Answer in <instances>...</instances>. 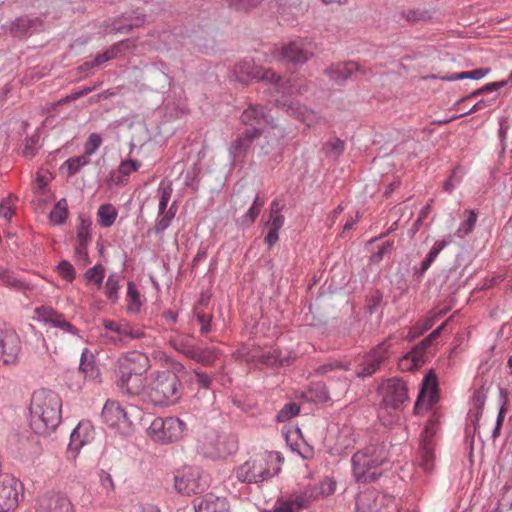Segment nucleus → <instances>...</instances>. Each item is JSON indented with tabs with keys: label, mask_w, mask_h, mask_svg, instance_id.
<instances>
[{
	"label": "nucleus",
	"mask_w": 512,
	"mask_h": 512,
	"mask_svg": "<svg viewBox=\"0 0 512 512\" xmlns=\"http://www.w3.org/2000/svg\"><path fill=\"white\" fill-rule=\"evenodd\" d=\"M234 73L241 82L252 80H264L269 82L275 92L282 94L280 98L275 99V104L278 107L285 109L288 114L299 119L309 127L317 122V115L314 111L287 98L288 95H292L295 91L298 93L301 92L300 87L296 89L290 79H284L276 75L272 70H265L261 66H257L252 58H245L237 63L234 68Z\"/></svg>",
	"instance_id": "nucleus-1"
},
{
	"label": "nucleus",
	"mask_w": 512,
	"mask_h": 512,
	"mask_svg": "<svg viewBox=\"0 0 512 512\" xmlns=\"http://www.w3.org/2000/svg\"><path fill=\"white\" fill-rule=\"evenodd\" d=\"M30 426L35 433L49 435L62 420V399L49 389H40L32 394L29 406Z\"/></svg>",
	"instance_id": "nucleus-2"
},
{
	"label": "nucleus",
	"mask_w": 512,
	"mask_h": 512,
	"mask_svg": "<svg viewBox=\"0 0 512 512\" xmlns=\"http://www.w3.org/2000/svg\"><path fill=\"white\" fill-rule=\"evenodd\" d=\"M388 454L381 445L371 444L358 450L351 458L352 476L357 483L377 481L383 473Z\"/></svg>",
	"instance_id": "nucleus-3"
},
{
	"label": "nucleus",
	"mask_w": 512,
	"mask_h": 512,
	"mask_svg": "<svg viewBox=\"0 0 512 512\" xmlns=\"http://www.w3.org/2000/svg\"><path fill=\"white\" fill-rule=\"evenodd\" d=\"M182 395V383L176 373L170 370L154 373L146 387V397L154 406L175 405Z\"/></svg>",
	"instance_id": "nucleus-4"
},
{
	"label": "nucleus",
	"mask_w": 512,
	"mask_h": 512,
	"mask_svg": "<svg viewBox=\"0 0 512 512\" xmlns=\"http://www.w3.org/2000/svg\"><path fill=\"white\" fill-rule=\"evenodd\" d=\"M274 456L269 453L250 458L234 470L238 481L246 484H258L269 480L278 473L273 466Z\"/></svg>",
	"instance_id": "nucleus-5"
},
{
	"label": "nucleus",
	"mask_w": 512,
	"mask_h": 512,
	"mask_svg": "<svg viewBox=\"0 0 512 512\" xmlns=\"http://www.w3.org/2000/svg\"><path fill=\"white\" fill-rule=\"evenodd\" d=\"M188 431L187 423L178 417H157L149 428V436L157 443L170 444L182 439Z\"/></svg>",
	"instance_id": "nucleus-6"
},
{
	"label": "nucleus",
	"mask_w": 512,
	"mask_h": 512,
	"mask_svg": "<svg viewBox=\"0 0 512 512\" xmlns=\"http://www.w3.org/2000/svg\"><path fill=\"white\" fill-rule=\"evenodd\" d=\"M240 122L246 126V129L258 128L260 136L264 133L266 127H270L276 137V145L279 146L280 141L285 137V130L274 124L273 117L269 114V110L260 104H249L240 115Z\"/></svg>",
	"instance_id": "nucleus-7"
},
{
	"label": "nucleus",
	"mask_w": 512,
	"mask_h": 512,
	"mask_svg": "<svg viewBox=\"0 0 512 512\" xmlns=\"http://www.w3.org/2000/svg\"><path fill=\"white\" fill-rule=\"evenodd\" d=\"M102 324L106 330L104 333H101L102 340L114 346L123 347L128 345L132 340L140 339L144 336L142 331L134 329L125 320L115 321L104 319Z\"/></svg>",
	"instance_id": "nucleus-8"
},
{
	"label": "nucleus",
	"mask_w": 512,
	"mask_h": 512,
	"mask_svg": "<svg viewBox=\"0 0 512 512\" xmlns=\"http://www.w3.org/2000/svg\"><path fill=\"white\" fill-rule=\"evenodd\" d=\"M24 496L23 484L13 475H0V512L15 510Z\"/></svg>",
	"instance_id": "nucleus-9"
},
{
	"label": "nucleus",
	"mask_w": 512,
	"mask_h": 512,
	"mask_svg": "<svg viewBox=\"0 0 512 512\" xmlns=\"http://www.w3.org/2000/svg\"><path fill=\"white\" fill-rule=\"evenodd\" d=\"M175 488L179 493L190 495L204 491L206 481L197 466H184L174 476Z\"/></svg>",
	"instance_id": "nucleus-10"
},
{
	"label": "nucleus",
	"mask_w": 512,
	"mask_h": 512,
	"mask_svg": "<svg viewBox=\"0 0 512 512\" xmlns=\"http://www.w3.org/2000/svg\"><path fill=\"white\" fill-rule=\"evenodd\" d=\"M101 417L109 427L123 436H129L133 432L132 421L117 401L108 400L102 409Z\"/></svg>",
	"instance_id": "nucleus-11"
},
{
	"label": "nucleus",
	"mask_w": 512,
	"mask_h": 512,
	"mask_svg": "<svg viewBox=\"0 0 512 512\" xmlns=\"http://www.w3.org/2000/svg\"><path fill=\"white\" fill-rule=\"evenodd\" d=\"M437 428L432 422L428 423L420 436L419 452L416 458V464L425 472L430 473L435 466V434Z\"/></svg>",
	"instance_id": "nucleus-12"
},
{
	"label": "nucleus",
	"mask_w": 512,
	"mask_h": 512,
	"mask_svg": "<svg viewBox=\"0 0 512 512\" xmlns=\"http://www.w3.org/2000/svg\"><path fill=\"white\" fill-rule=\"evenodd\" d=\"M205 453L213 458H224L238 449V439L234 434L213 433L203 442Z\"/></svg>",
	"instance_id": "nucleus-13"
},
{
	"label": "nucleus",
	"mask_w": 512,
	"mask_h": 512,
	"mask_svg": "<svg viewBox=\"0 0 512 512\" xmlns=\"http://www.w3.org/2000/svg\"><path fill=\"white\" fill-rule=\"evenodd\" d=\"M391 339L392 336H389L364 357L363 361L356 368L355 374L357 377L366 378L372 376L378 371L382 363L387 358V352L391 346Z\"/></svg>",
	"instance_id": "nucleus-14"
},
{
	"label": "nucleus",
	"mask_w": 512,
	"mask_h": 512,
	"mask_svg": "<svg viewBox=\"0 0 512 512\" xmlns=\"http://www.w3.org/2000/svg\"><path fill=\"white\" fill-rule=\"evenodd\" d=\"M21 341L18 334L10 328L0 327V362L14 365L19 360Z\"/></svg>",
	"instance_id": "nucleus-15"
},
{
	"label": "nucleus",
	"mask_w": 512,
	"mask_h": 512,
	"mask_svg": "<svg viewBox=\"0 0 512 512\" xmlns=\"http://www.w3.org/2000/svg\"><path fill=\"white\" fill-rule=\"evenodd\" d=\"M313 56V43L308 39L292 41L282 47V59L295 65L306 63Z\"/></svg>",
	"instance_id": "nucleus-16"
},
{
	"label": "nucleus",
	"mask_w": 512,
	"mask_h": 512,
	"mask_svg": "<svg viewBox=\"0 0 512 512\" xmlns=\"http://www.w3.org/2000/svg\"><path fill=\"white\" fill-rule=\"evenodd\" d=\"M149 368V358L146 354L133 351L129 352L118 359L117 376L144 374Z\"/></svg>",
	"instance_id": "nucleus-17"
},
{
	"label": "nucleus",
	"mask_w": 512,
	"mask_h": 512,
	"mask_svg": "<svg viewBox=\"0 0 512 512\" xmlns=\"http://www.w3.org/2000/svg\"><path fill=\"white\" fill-rule=\"evenodd\" d=\"M407 399V387L400 379H389L383 384L382 402L386 407L397 408Z\"/></svg>",
	"instance_id": "nucleus-18"
},
{
	"label": "nucleus",
	"mask_w": 512,
	"mask_h": 512,
	"mask_svg": "<svg viewBox=\"0 0 512 512\" xmlns=\"http://www.w3.org/2000/svg\"><path fill=\"white\" fill-rule=\"evenodd\" d=\"M146 22V15L140 9L125 11L120 17L114 19L110 25L109 31L112 33L126 34L134 28L143 26Z\"/></svg>",
	"instance_id": "nucleus-19"
},
{
	"label": "nucleus",
	"mask_w": 512,
	"mask_h": 512,
	"mask_svg": "<svg viewBox=\"0 0 512 512\" xmlns=\"http://www.w3.org/2000/svg\"><path fill=\"white\" fill-rule=\"evenodd\" d=\"M35 314L40 322L51 327L58 328L64 333L78 335V329L68 322L65 317L49 306H40L35 309Z\"/></svg>",
	"instance_id": "nucleus-20"
},
{
	"label": "nucleus",
	"mask_w": 512,
	"mask_h": 512,
	"mask_svg": "<svg viewBox=\"0 0 512 512\" xmlns=\"http://www.w3.org/2000/svg\"><path fill=\"white\" fill-rule=\"evenodd\" d=\"M36 512H74V507L67 496L49 493L39 498Z\"/></svg>",
	"instance_id": "nucleus-21"
},
{
	"label": "nucleus",
	"mask_w": 512,
	"mask_h": 512,
	"mask_svg": "<svg viewBox=\"0 0 512 512\" xmlns=\"http://www.w3.org/2000/svg\"><path fill=\"white\" fill-rule=\"evenodd\" d=\"M260 137V130L258 128L245 129L239 134L234 141L231 142L229 153L233 160L237 158L246 157L253 142Z\"/></svg>",
	"instance_id": "nucleus-22"
},
{
	"label": "nucleus",
	"mask_w": 512,
	"mask_h": 512,
	"mask_svg": "<svg viewBox=\"0 0 512 512\" xmlns=\"http://www.w3.org/2000/svg\"><path fill=\"white\" fill-rule=\"evenodd\" d=\"M93 437L94 427L92 423L89 420L80 421L71 432L68 450L77 455L81 448L89 443Z\"/></svg>",
	"instance_id": "nucleus-23"
},
{
	"label": "nucleus",
	"mask_w": 512,
	"mask_h": 512,
	"mask_svg": "<svg viewBox=\"0 0 512 512\" xmlns=\"http://www.w3.org/2000/svg\"><path fill=\"white\" fill-rule=\"evenodd\" d=\"M116 384L120 391L128 396H138L142 392L146 393L143 374L137 372H134V375L131 376H117Z\"/></svg>",
	"instance_id": "nucleus-24"
},
{
	"label": "nucleus",
	"mask_w": 512,
	"mask_h": 512,
	"mask_svg": "<svg viewBox=\"0 0 512 512\" xmlns=\"http://www.w3.org/2000/svg\"><path fill=\"white\" fill-rule=\"evenodd\" d=\"M437 387V376L432 371H429L422 381V387L419 391L415 409H417L419 405L425 401H427L429 406L433 405V403L436 401Z\"/></svg>",
	"instance_id": "nucleus-25"
},
{
	"label": "nucleus",
	"mask_w": 512,
	"mask_h": 512,
	"mask_svg": "<svg viewBox=\"0 0 512 512\" xmlns=\"http://www.w3.org/2000/svg\"><path fill=\"white\" fill-rule=\"evenodd\" d=\"M451 242V235H448L446 239L436 241L428 252L426 258L421 262L420 266L414 267V274L418 277H422L438 257L440 252L444 250Z\"/></svg>",
	"instance_id": "nucleus-26"
},
{
	"label": "nucleus",
	"mask_w": 512,
	"mask_h": 512,
	"mask_svg": "<svg viewBox=\"0 0 512 512\" xmlns=\"http://www.w3.org/2000/svg\"><path fill=\"white\" fill-rule=\"evenodd\" d=\"M451 242V235H448L446 239L436 241L428 252L426 258L421 262L420 266L414 267V274L418 277H422L438 257L440 252L444 250Z\"/></svg>",
	"instance_id": "nucleus-27"
},
{
	"label": "nucleus",
	"mask_w": 512,
	"mask_h": 512,
	"mask_svg": "<svg viewBox=\"0 0 512 512\" xmlns=\"http://www.w3.org/2000/svg\"><path fill=\"white\" fill-rule=\"evenodd\" d=\"M196 512H230V506L226 498L207 494L199 503Z\"/></svg>",
	"instance_id": "nucleus-28"
},
{
	"label": "nucleus",
	"mask_w": 512,
	"mask_h": 512,
	"mask_svg": "<svg viewBox=\"0 0 512 512\" xmlns=\"http://www.w3.org/2000/svg\"><path fill=\"white\" fill-rule=\"evenodd\" d=\"M42 24L43 20L40 17L22 16L12 22L11 31L17 35H25L39 30Z\"/></svg>",
	"instance_id": "nucleus-29"
},
{
	"label": "nucleus",
	"mask_w": 512,
	"mask_h": 512,
	"mask_svg": "<svg viewBox=\"0 0 512 512\" xmlns=\"http://www.w3.org/2000/svg\"><path fill=\"white\" fill-rule=\"evenodd\" d=\"M309 506L310 500L305 495H298L294 499L276 503L269 512H306Z\"/></svg>",
	"instance_id": "nucleus-30"
},
{
	"label": "nucleus",
	"mask_w": 512,
	"mask_h": 512,
	"mask_svg": "<svg viewBox=\"0 0 512 512\" xmlns=\"http://www.w3.org/2000/svg\"><path fill=\"white\" fill-rule=\"evenodd\" d=\"M79 370L83 373L86 379H99L100 373L95 363L94 354L88 348H84L82 350Z\"/></svg>",
	"instance_id": "nucleus-31"
},
{
	"label": "nucleus",
	"mask_w": 512,
	"mask_h": 512,
	"mask_svg": "<svg viewBox=\"0 0 512 512\" xmlns=\"http://www.w3.org/2000/svg\"><path fill=\"white\" fill-rule=\"evenodd\" d=\"M359 68L358 63L351 61L343 65H339L334 69L326 70V73L335 83L342 84L357 72Z\"/></svg>",
	"instance_id": "nucleus-32"
},
{
	"label": "nucleus",
	"mask_w": 512,
	"mask_h": 512,
	"mask_svg": "<svg viewBox=\"0 0 512 512\" xmlns=\"http://www.w3.org/2000/svg\"><path fill=\"white\" fill-rule=\"evenodd\" d=\"M260 361L267 366L282 367L290 364V357L288 354L283 355L278 348H270L261 354Z\"/></svg>",
	"instance_id": "nucleus-33"
},
{
	"label": "nucleus",
	"mask_w": 512,
	"mask_h": 512,
	"mask_svg": "<svg viewBox=\"0 0 512 512\" xmlns=\"http://www.w3.org/2000/svg\"><path fill=\"white\" fill-rule=\"evenodd\" d=\"M169 345L177 352L190 357L194 351L195 345L192 343V337L186 334H177L169 339Z\"/></svg>",
	"instance_id": "nucleus-34"
},
{
	"label": "nucleus",
	"mask_w": 512,
	"mask_h": 512,
	"mask_svg": "<svg viewBox=\"0 0 512 512\" xmlns=\"http://www.w3.org/2000/svg\"><path fill=\"white\" fill-rule=\"evenodd\" d=\"M118 216L117 209L110 203L103 204L97 211V222L103 228L111 227Z\"/></svg>",
	"instance_id": "nucleus-35"
},
{
	"label": "nucleus",
	"mask_w": 512,
	"mask_h": 512,
	"mask_svg": "<svg viewBox=\"0 0 512 512\" xmlns=\"http://www.w3.org/2000/svg\"><path fill=\"white\" fill-rule=\"evenodd\" d=\"M218 353L219 351L213 347L200 348L195 346L189 358L201 365L209 366L218 358Z\"/></svg>",
	"instance_id": "nucleus-36"
},
{
	"label": "nucleus",
	"mask_w": 512,
	"mask_h": 512,
	"mask_svg": "<svg viewBox=\"0 0 512 512\" xmlns=\"http://www.w3.org/2000/svg\"><path fill=\"white\" fill-rule=\"evenodd\" d=\"M335 490V481L332 480L331 478H325L323 481L320 482L319 487L307 489L302 495H305L311 501L312 498H317L318 496H330L335 492Z\"/></svg>",
	"instance_id": "nucleus-37"
},
{
	"label": "nucleus",
	"mask_w": 512,
	"mask_h": 512,
	"mask_svg": "<svg viewBox=\"0 0 512 512\" xmlns=\"http://www.w3.org/2000/svg\"><path fill=\"white\" fill-rule=\"evenodd\" d=\"M490 71V68H478L471 71L452 73L450 75L443 76L442 79L449 82L464 79L480 80L490 73Z\"/></svg>",
	"instance_id": "nucleus-38"
},
{
	"label": "nucleus",
	"mask_w": 512,
	"mask_h": 512,
	"mask_svg": "<svg viewBox=\"0 0 512 512\" xmlns=\"http://www.w3.org/2000/svg\"><path fill=\"white\" fill-rule=\"evenodd\" d=\"M104 278L105 268L102 264H96L84 273L85 281L90 285H94L97 289L103 286Z\"/></svg>",
	"instance_id": "nucleus-39"
},
{
	"label": "nucleus",
	"mask_w": 512,
	"mask_h": 512,
	"mask_svg": "<svg viewBox=\"0 0 512 512\" xmlns=\"http://www.w3.org/2000/svg\"><path fill=\"white\" fill-rule=\"evenodd\" d=\"M176 211V203L174 202L172 203L167 212H165L161 216L158 215L155 226L152 229V231L157 235L162 234L171 225V222L176 215Z\"/></svg>",
	"instance_id": "nucleus-40"
},
{
	"label": "nucleus",
	"mask_w": 512,
	"mask_h": 512,
	"mask_svg": "<svg viewBox=\"0 0 512 512\" xmlns=\"http://www.w3.org/2000/svg\"><path fill=\"white\" fill-rule=\"evenodd\" d=\"M103 288L106 297L113 303L117 302L119 299L120 276L116 273L109 274Z\"/></svg>",
	"instance_id": "nucleus-41"
},
{
	"label": "nucleus",
	"mask_w": 512,
	"mask_h": 512,
	"mask_svg": "<svg viewBox=\"0 0 512 512\" xmlns=\"http://www.w3.org/2000/svg\"><path fill=\"white\" fill-rule=\"evenodd\" d=\"M68 216V204L65 198L60 199L49 214L50 221L55 225H61Z\"/></svg>",
	"instance_id": "nucleus-42"
},
{
	"label": "nucleus",
	"mask_w": 512,
	"mask_h": 512,
	"mask_svg": "<svg viewBox=\"0 0 512 512\" xmlns=\"http://www.w3.org/2000/svg\"><path fill=\"white\" fill-rule=\"evenodd\" d=\"M285 222L284 216L281 214V209L279 208V204L276 200L271 203L270 206V218L267 222L268 229L279 231Z\"/></svg>",
	"instance_id": "nucleus-43"
},
{
	"label": "nucleus",
	"mask_w": 512,
	"mask_h": 512,
	"mask_svg": "<svg viewBox=\"0 0 512 512\" xmlns=\"http://www.w3.org/2000/svg\"><path fill=\"white\" fill-rule=\"evenodd\" d=\"M92 221L83 214L78 216L77 242L90 243Z\"/></svg>",
	"instance_id": "nucleus-44"
},
{
	"label": "nucleus",
	"mask_w": 512,
	"mask_h": 512,
	"mask_svg": "<svg viewBox=\"0 0 512 512\" xmlns=\"http://www.w3.org/2000/svg\"><path fill=\"white\" fill-rule=\"evenodd\" d=\"M264 206V200H262L257 194L254 201L248 211L241 217L242 225H251L256 218L259 216L261 208Z\"/></svg>",
	"instance_id": "nucleus-45"
},
{
	"label": "nucleus",
	"mask_w": 512,
	"mask_h": 512,
	"mask_svg": "<svg viewBox=\"0 0 512 512\" xmlns=\"http://www.w3.org/2000/svg\"><path fill=\"white\" fill-rule=\"evenodd\" d=\"M466 213L468 214L467 218L460 223L458 229L455 232V235L458 238H464L470 234L477 222V214L474 210H467Z\"/></svg>",
	"instance_id": "nucleus-46"
},
{
	"label": "nucleus",
	"mask_w": 512,
	"mask_h": 512,
	"mask_svg": "<svg viewBox=\"0 0 512 512\" xmlns=\"http://www.w3.org/2000/svg\"><path fill=\"white\" fill-rule=\"evenodd\" d=\"M300 408V405L296 402L286 403L276 414V422L283 423L292 419L300 413Z\"/></svg>",
	"instance_id": "nucleus-47"
},
{
	"label": "nucleus",
	"mask_w": 512,
	"mask_h": 512,
	"mask_svg": "<svg viewBox=\"0 0 512 512\" xmlns=\"http://www.w3.org/2000/svg\"><path fill=\"white\" fill-rule=\"evenodd\" d=\"M432 344V342H429V338L425 337L414 346L412 351L408 353L405 358L411 359L414 365H417L423 360L424 353L432 346Z\"/></svg>",
	"instance_id": "nucleus-48"
},
{
	"label": "nucleus",
	"mask_w": 512,
	"mask_h": 512,
	"mask_svg": "<svg viewBox=\"0 0 512 512\" xmlns=\"http://www.w3.org/2000/svg\"><path fill=\"white\" fill-rule=\"evenodd\" d=\"M89 163H90V158L83 153L82 155H79L76 157H71L68 160H66L63 163V167L67 168L69 175H74L77 172H79V170L82 167L88 165Z\"/></svg>",
	"instance_id": "nucleus-49"
},
{
	"label": "nucleus",
	"mask_w": 512,
	"mask_h": 512,
	"mask_svg": "<svg viewBox=\"0 0 512 512\" xmlns=\"http://www.w3.org/2000/svg\"><path fill=\"white\" fill-rule=\"evenodd\" d=\"M159 194V205H158V213L159 216L167 212V206L170 201L172 195V187L170 185H162L160 184L158 188Z\"/></svg>",
	"instance_id": "nucleus-50"
},
{
	"label": "nucleus",
	"mask_w": 512,
	"mask_h": 512,
	"mask_svg": "<svg viewBox=\"0 0 512 512\" xmlns=\"http://www.w3.org/2000/svg\"><path fill=\"white\" fill-rule=\"evenodd\" d=\"M345 148V142L339 138L328 141L325 146L326 154L331 158H338Z\"/></svg>",
	"instance_id": "nucleus-51"
},
{
	"label": "nucleus",
	"mask_w": 512,
	"mask_h": 512,
	"mask_svg": "<svg viewBox=\"0 0 512 512\" xmlns=\"http://www.w3.org/2000/svg\"><path fill=\"white\" fill-rule=\"evenodd\" d=\"M434 325V319L433 318H426L421 323H417L414 325L408 332L407 338L411 341L414 340L416 337L422 335L424 332L428 331L432 328Z\"/></svg>",
	"instance_id": "nucleus-52"
},
{
	"label": "nucleus",
	"mask_w": 512,
	"mask_h": 512,
	"mask_svg": "<svg viewBox=\"0 0 512 512\" xmlns=\"http://www.w3.org/2000/svg\"><path fill=\"white\" fill-rule=\"evenodd\" d=\"M101 144V136L97 133H91L84 144V154L90 158L100 148Z\"/></svg>",
	"instance_id": "nucleus-53"
},
{
	"label": "nucleus",
	"mask_w": 512,
	"mask_h": 512,
	"mask_svg": "<svg viewBox=\"0 0 512 512\" xmlns=\"http://www.w3.org/2000/svg\"><path fill=\"white\" fill-rule=\"evenodd\" d=\"M462 181V174L459 168H455L449 177L443 182V189L445 192L451 194L456 186Z\"/></svg>",
	"instance_id": "nucleus-54"
},
{
	"label": "nucleus",
	"mask_w": 512,
	"mask_h": 512,
	"mask_svg": "<svg viewBox=\"0 0 512 512\" xmlns=\"http://www.w3.org/2000/svg\"><path fill=\"white\" fill-rule=\"evenodd\" d=\"M57 271H58L59 275L64 280H66L68 282H72L75 279V277H76V273H75L74 267L67 260H62L57 265Z\"/></svg>",
	"instance_id": "nucleus-55"
},
{
	"label": "nucleus",
	"mask_w": 512,
	"mask_h": 512,
	"mask_svg": "<svg viewBox=\"0 0 512 512\" xmlns=\"http://www.w3.org/2000/svg\"><path fill=\"white\" fill-rule=\"evenodd\" d=\"M14 198L9 195L0 203V216L7 221H10L14 215Z\"/></svg>",
	"instance_id": "nucleus-56"
},
{
	"label": "nucleus",
	"mask_w": 512,
	"mask_h": 512,
	"mask_svg": "<svg viewBox=\"0 0 512 512\" xmlns=\"http://www.w3.org/2000/svg\"><path fill=\"white\" fill-rule=\"evenodd\" d=\"M139 298L140 296L136 285L132 281H129L127 285V299L130 303L129 310H138L140 306Z\"/></svg>",
	"instance_id": "nucleus-57"
},
{
	"label": "nucleus",
	"mask_w": 512,
	"mask_h": 512,
	"mask_svg": "<svg viewBox=\"0 0 512 512\" xmlns=\"http://www.w3.org/2000/svg\"><path fill=\"white\" fill-rule=\"evenodd\" d=\"M39 139H40V137L38 134H33L31 136L26 137V139L24 141V149H23V154L26 157H33L35 155L37 147H38Z\"/></svg>",
	"instance_id": "nucleus-58"
},
{
	"label": "nucleus",
	"mask_w": 512,
	"mask_h": 512,
	"mask_svg": "<svg viewBox=\"0 0 512 512\" xmlns=\"http://www.w3.org/2000/svg\"><path fill=\"white\" fill-rule=\"evenodd\" d=\"M140 166L141 162L136 159L123 160L119 165V173L123 176H129L136 172Z\"/></svg>",
	"instance_id": "nucleus-59"
},
{
	"label": "nucleus",
	"mask_w": 512,
	"mask_h": 512,
	"mask_svg": "<svg viewBox=\"0 0 512 512\" xmlns=\"http://www.w3.org/2000/svg\"><path fill=\"white\" fill-rule=\"evenodd\" d=\"M100 484L107 494L111 493L115 489L114 481L110 473L105 470L99 472Z\"/></svg>",
	"instance_id": "nucleus-60"
},
{
	"label": "nucleus",
	"mask_w": 512,
	"mask_h": 512,
	"mask_svg": "<svg viewBox=\"0 0 512 512\" xmlns=\"http://www.w3.org/2000/svg\"><path fill=\"white\" fill-rule=\"evenodd\" d=\"M393 249V241H386L384 242L379 249L373 253L370 257L371 262L373 263H379L385 254L390 252Z\"/></svg>",
	"instance_id": "nucleus-61"
},
{
	"label": "nucleus",
	"mask_w": 512,
	"mask_h": 512,
	"mask_svg": "<svg viewBox=\"0 0 512 512\" xmlns=\"http://www.w3.org/2000/svg\"><path fill=\"white\" fill-rule=\"evenodd\" d=\"M89 243L86 242H77V245L75 247V258L79 262H83L84 265H86L89 262V256H88V247Z\"/></svg>",
	"instance_id": "nucleus-62"
},
{
	"label": "nucleus",
	"mask_w": 512,
	"mask_h": 512,
	"mask_svg": "<svg viewBox=\"0 0 512 512\" xmlns=\"http://www.w3.org/2000/svg\"><path fill=\"white\" fill-rule=\"evenodd\" d=\"M196 320L200 325V332L202 334H208L211 332L212 316L203 313L196 314Z\"/></svg>",
	"instance_id": "nucleus-63"
},
{
	"label": "nucleus",
	"mask_w": 512,
	"mask_h": 512,
	"mask_svg": "<svg viewBox=\"0 0 512 512\" xmlns=\"http://www.w3.org/2000/svg\"><path fill=\"white\" fill-rule=\"evenodd\" d=\"M194 375H195V382L201 387V388H204V389H209L211 384H212V379L211 377L199 370V369H195L193 371Z\"/></svg>",
	"instance_id": "nucleus-64"
}]
</instances>
